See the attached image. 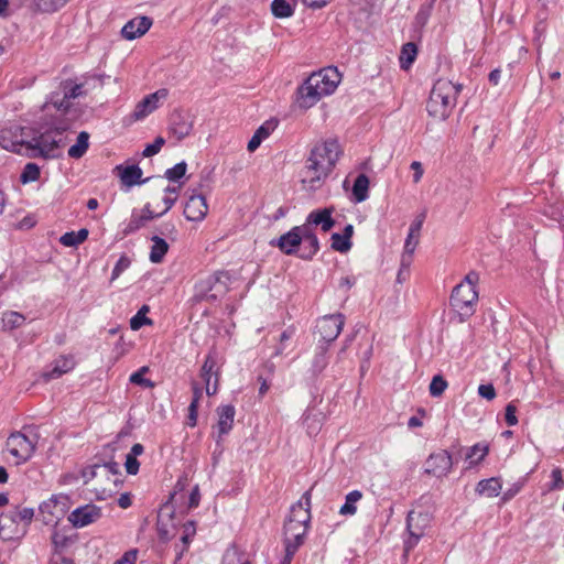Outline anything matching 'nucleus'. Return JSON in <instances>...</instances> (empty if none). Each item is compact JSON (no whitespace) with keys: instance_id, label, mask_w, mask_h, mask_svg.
<instances>
[{"instance_id":"obj_1","label":"nucleus","mask_w":564,"mask_h":564,"mask_svg":"<svg viewBox=\"0 0 564 564\" xmlns=\"http://www.w3.org/2000/svg\"><path fill=\"white\" fill-rule=\"evenodd\" d=\"M343 151L336 139L317 141L311 149L301 171V182L305 188H319L336 166Z\"/></svg>"},{"instance_id":"obj_2","label":"nucleus","mask_w":564,"mask_h":564,"mask_svg":"<svg viewBox=\"0 0 564 564\" xmlns=\"http://www.w3.org/2000/svg\"><path fill=\"white\" fill-rule=\"evenodd\" d=\"M341 80L336 67H326L312 74L299 89V106L313 107L322 97L333 94Z\"/></svg>"},{"instance_id":"obj_3","label":"nucleus","mask_w":564,"mask_h":564,"mask_svg":"<svg viewBox=\"0 0 564 564\" xmlns=\"http://www.w3.org/2000/svg\"><path fill=\"white\" fill-rule=\"evenodd\" d=\"M311 492L306 491L302 499L291 507L290 516L284 524V544L289 556H293L303 544L307 532Z\"/></svg>"},{"instance_id":"obj_4","label":"nucleus","mask_w":564,"mask_h":564,"mask_svg":"<svg viewBox=\"0 0 564 564\" xmlns=\"http://www.w3.org/2000/svg\"><path fill=\"white\" fill-rule=\"evenodd\" d=\"M462 86L447 79H438L433 85L426 104L429 115L435 120H445L456 106Z\"/></svg>"},{"instance_id":"obj_5","label":"nucleus","mask_w":564,"mask_h":564,"mask_svg":"<svg viewBox=\"0 0 564 564\" xmlns=\"http://www.w3.org/2000/svg\"><path fill=\"white\" fill-rule=\"evenodd\" d=\"M84 482L89 486L97 499L105 500L117 488L118 465L107 463L88 466L82 471Z\"/></svg>"},{"instance_id":"obj_6","label":"nucleus","mask_w":564,"mask_h":564,"mask_svg":"<svg viewBox=\"0 0 564 564\" xmlns=\"http://www.w3.org/2000/svg\"><path fill=\"white\" fill-rule=\"evenodd\" d=\"M477 275L469 273L457 284L451 295V305L460 316V321H465L475 313V306L478 301L475 281Z\"/></svg>"},{"instance_id":"obj_7","label":"nucleus","mask_w":564,"mask_h":564,"mask_svg":"<svg viewBox=\"0 0 564 564\" xmlns=\"http://www.w3.org/2000/svg\"><path fill=\"white\" fill-rule=\"evenodd\" d=\"M30 434L24 432L11 433L7 440L6 446L10 455L20 465L28 462L34 454L39 436L29 429Z\"/></svg>"},{"instance_id":"obj_8","label":"nucleus","mask_w":564,"mask_h":564,"mask_svg":"<svg viewBox=\"0 0 564 564\" xmlns=\"http://www.w3.org/2000/svg\"><path fill=\"white\" fill-rule=\"evenodd\" d=\"M28 129L21 127L3 129L0 132L1 148L20 155L31 156L32 142L28 138Z\"/></svg>"},{"instance_id":"obj_9","label":"nucleus","mask_w":564,"mask_h":564,"mask_svg":"<svg viewBox=\"0 0 564 564\" xmlns=\"http://www.w3.org/2000/svg\"><path fill=\"white\" fill-rule=\"evenodd\" d=\"M431 516L423 511H410L406 519V528L409 538L404 541V553H408L415 547L420 539L425 534L426 529L430 527Z\"/></svg>"},{"instance_id":"obj_10","label":"nucleus","mask_w":564,"mask_h":564,"mask_svg":"<svg viewBox=\"0 0 564 564\" xmlns=\"http://www.w3.org/2000/svg\"><path fill=\"white\" fill-rule=\"evenodd\" d=\"M225 273H215L199 279L195 284V297L197 300H217L227 292Z\"/></svg>"},{"instance_id":"obj_11","label":"nucleus","mask_w":564,"mask_h":564,"mask_svg":"<svg viewBox=\"0 0 564 564\" xmlns=\"http://www.w3.org/2000/svg\"><path fill=\"white\" fill-rule=\"evenodd\" d=\"M68 497L65 495L52 496L40 506L43 521L46 524L57 523L67 512Z\"/></svg>"},{"instance_id":"obj_12","label":"nucleus","mask_w":564,"mask_h":564,"mask_svg":"<svg viewBox=\"0 0 564 564\" xmlns=\"http://www.w3.org/2000/svg\"><path fill=\"white\" fill-rule=\"evenodd\" d=\"M219 365L215 350L209 351L200 369V378L205 383V390L208 395H214L218 390Z\"/></svg>"},{"instance_id":"obj_13","label":"nucleus","mask_w":564,"mask_h":564,"mask_svg":"<svg viewBox=\"0 0 564 564\" xmlns=\"http://www.w3.org/2000/svg\"><path fill=\"white\" fill-rule=\"evenodd\" d=\"M345 324L343 314L325 315L317 321L316 333L325 343L334 341L340 334Z\"/></svg>"},{"instance_id":"obj_14","label":"nucleus","mask_w":564,"mask_h":564,"mask_svg":"<svg viewBox=\"0 0 564 564\" xmlns=\"http://www.w3.org/2000/svg\"><path fill=\"white\" fill-rule=\"evenodd\" d=\"M32 142V155L41 153L44 156H55V151L63 145L62 132L58 128L55 129V135L50 133L41 134L29 139Z\"/></svg>"},{"instance_id":"obj_15","label":"nucleus","mask_w":564,"mask_h":564,"mask_svg":"<svg viewBox=\"0 0 564 564\" xmlns=\"http://www.w3.org/2000/svg\"><path fill=\"white\" fill-rule=\"evenodd\" d=\"M101 516L102 511L100 507L87 503L73 510L68 516V521L75 528H84L97 522Z\"/></svg>"},{"instance_id":"obj_16","label":"nucleus","mask_w":564,"mask_h":564,"mask_svg":"<svg viewBox=\"0 0 564 564\" xmlns=\"http://www.w3.org/2000/svg\"><path fill=\"white\" fill-rule=\"evenodd\" d=\"M452 456L446 451H440L431 454L425 462L424 471L435 477H444L452 469Z\"/></svg>"},{"instance_id":"obj_17","label":"nucleus","mask_w":564,"mask_h":564,"mask_svg":"<svg viewBox=\"0 0 564 564\" xmlns=\"http://www.w3.org/2000/svg\"><path fill=\"white\" fill-rule=\"evenodd\" d=\"M424 216L416 218L410 226L408 237L404 242V250L402 253V267L409 268L412 262V256L419 243L420 231L422 229Z\"/></svg>"},{"instance_id":"obj_18","label":"nucleus","mask_w":564,"mask_h":564,"mask_svg":"<svg viewBox=\"0 0 564 564\" xmlns=\"http://www.w3.org/2000/svg\"><path fill=\"white\" fill-rule=\"evenodd\" d=\"M217 412V424L215 426L216 429V442L220 443L223 437L227 435L234 426V420L236 415L235 406L231 404H225L220 405L216 410Z\"/></svg>"},{"instance_id":"obj_19","label":"nucleus","mask_w":564,"mask_h":564,"mask_svg":"<svg viewBox=\"0 0 564 564\" xmlns=\"http://www.w3.org/2000/svg\"><path fill=\"white\" fill-rule=\"evenodd\" d=\"M166 96V89H159L155 93L145 96L141 101L137 104L133 111V118L135 120H141L148 117L159 108L160 100L165 99Z\"/></svg>"},{"instance_id":"obj_20","label":"nucleus","mask_w":564,"mask_h":564,"mask_svg":"<svg viewBox=\"0 0 564 564\" xmlns=\"http://www.w3.org/2000/svg\"><path fill=\"white\" fill-rule=\"evenodd\" d=\"M193 124V118L188 112L174 111L171 116L170 130L177 140H183L192 132Z\"/></svg>"},{"instance_id":"obj_21","label":"nucleus","mask_w":564,"mask_h":564,"mask_svg":"<svg viewBox=\"0 0 564 564\" xmlns=\"http://www.w3.org/2000/svg\"><path fill=\"white\" fill-rule=\"evenodd\" d=\"M151 25V18L135 17L123 25L121 30L122 37L129 41L139 39L150 30Z\"/></svg>"},{"instance_id":"obj_22","label":"nucleus","mask_w":564,"mask_h":564,"mask_svg":"<svg viewBox=\"0 0 564 564\" xmlns=\"http://www.w3.org/2000/svg\"><path fill=\"white\" fill-rule=\"evenodd\" d=\"M208 213L206 198L202 195H193L184 207V215L191 221H202Z\"/></svg>"},{"instance_id":"obj_23","label":"nucleus","mask_w":564,"mask_h":564,"mask_svg":"<svg viewBox=\"0 0 564 564\" xmlns=\"http://www.w3.org/2000/svg\"><path fill=\"white\" fill-rule=\"evenodd\" d=\"M156 213L151 208L150 204H147L140 213L133 212L131 218L123 229V235L129 236L140 228L144 227L149 221L158 218Z\"/></svg>"},{"instance_id":"obj_24","label":"nucleus","mask_w":564,"mask_h":564,"mask_svg":"<svg viewBox=\"0 0 564 564\" xmlns=\"http://www.w3.org/2000/svg\"><path fill=\"white\" fill-rule=\"evenodd\" d=\"M24 533L25 528L20 527L18 518L12 510L0 516V535L3 539L11 540Z\"/></svg>"},{"instance_id":"obj_25","label":"nucleus","mask_w":564,"mask_h":564,"mask_svg":"<svg viewBox=\"0 0 564 564\" xmlns=\"http://www.w3.org/2000/svg\"><path fill=\"white\" fill-rule=\"evenodd\" d=\"M115 172L119 176L121 183L127 187H132L138 184H142V170L138 165H117Z\"/></svg>"},{"instance_id":"obj_26","label":"nucleus","mask_w":564,"mask_h":564,"mask_svg":"<svg viewBox=\"0 0 564 564\" xmlns=\"http://www.w3.org/2000/svg\"><path fill=\"white\" fill-rule=\"evenodd\" d=\"M332 214L333 208L316 209L308 214L306 220L311 225L321 226L322 230L327 232L335 225Z\"/></svg>"},{"instance_id":"obj_27","label":"nucleus","mask_w":564,"mask_h":564,"mask_svg":"<svg viewBox=\"0 0 564 564\" xmlns=\"http://www.w3.org/2000/svg\"><path fill=\"white\" fill-rule=\"evenodd\" d=\"M502 482L500 478L491 477L480 480L476 486V492L480 496L494 498L500 495Z\"/></svg>"},{"instance_id":"obj_28","label":"nucleus","mask_w":564,"mask_h":564,"mask_svg":"<svg viewBox=\"0 0 564 564\" xmlns=\"http://www.w3.org/2000/svg\"><path fill=\"white\" fill-rule=\"evenodd\" d=\"M64 98L63 100H54L52 98L51 104L58 110H67L69 108V100L78 98L84 95L82 85H74L72 87L64 86Z\"/></svg>"},{"instance_id":"obj_29","label":"nucleus","mask_w":564,"mask_h":564,"mask_svg":"<svg viewBox=\"0 0 564 564\" xmlns=\"http://www.w3.org/2000/svg\"><path fill=\"white\" fill-rule=\"evenodd\" d=\"M75 367V360L72 356H62L58 358L52 368V370L46 375L47 379H56L64 373L69 372Z\"/></svg>"},{"instance_id":"obj_30","label":"nucleus","mask_w":564,"mask_h":564,"mask_svg":"<svg viewBox=\"0 0 564 564\" xmlns=\"http://www.w3.org/2000/svg\"><path fill=\"white\" fill-rule=\"evenodd\" d=\"M301 245L300 236L294 227L286 234L282 235L278 240V247L286 254H292Z\"/></svg>"},{"instance_id":"obj_31","label":"nucleus","mask_w":564,"mask_h":564,"mask_svg":"<svg viewBox=\"0 0 564 564\" xmlns=\"http://www.w3.org/2000/svg\"><path fill=\"white\" fill-rule=\"evenodd\" d=\"M295 0H273L271 11L275 18L285 19L294 13Z\"/></svg>"},{"instance_id":"obj_32","label":"nucleus","mask_w":564,"mask_h":564,"mask_svg":"<svg viewBox=\"0 0 564 564\" xmlns=\"http://www.w3.org/2000/svg\"><path fill=\"white\" fill-rule=\"evenodd\" d=\"M152 247L149 259L152 263H160L169 250V243L161 237H152Z\"/></svg>"},{"instance_id":"obj_33","label":"nucleus","mask_w":564,"mask_h":564,"mask_svg":"<svg viewBox=\"0 0 564 564\" xmlns=\"http://www.w3.org/2000/svg\"><path fill=\"white\" fill-rule=\"evenodd\" d=\"M25 316L15 311H7L2 313L1 323L4 330H13L21 327L25 323Z\"/></svg>"},{"instance_id":"obj_34","label":"nucleus","mask_w":564,"mask_h":564,"mask_svg":"<svg viewBox=\"0 0 564 564\" xmlns=\"http://www.w3.org/2000/svg\"><path fill=\"white\" fill-rule=\"evenodd\" d=\"M362 492L360 490H352L346 495L345 503L339 509L341 516H354L357 512V503L361 500Z\"/></svg>"},{"instance_id":"obj_35","label":"nucleus","mask_w":564,"mask_h":564,"mask_svg":"<svg viewBox=\"0 0 564 564\" xmlns=\"http://www.w3.org/2000/svg\"><path fill=\"white\" fill-rule=\"evenodd\" d=\"M488 451L489 447L486 444L478 443L471 446L466 454L468 467L471 468L482 462L487 456Z\"/></svg>"},{"instance_id":"obj_36","label":"nucleus","mask_w":564,"mask_h":564,"mask_svg":"<svg viewBox=\"0 0 564 564\" xmlns=\"http://www.w3.org/2000/svg\"><path fill=\"white\" fill-rule=\"evenodd\" d=\"M88 234L86 228L78 231H68L61 236L59 242L65 247H77L87 239Z\"/></svg>"},{"instance_id":"obj_37","label":"nucleus","mask_w":564,"mask_h":564,"mask_svg":"<svg viewBox=\"0 0 564 564\" xmlns=\"http://www.w3.org/2000/svg\"><path fill=\"white\" fill-rule=\"evenodd\" d=\"M272 130L273 127L268 122L259 127L248 142V151L254 152L260 147L261 142L271 134Z\"/></svg>"},{"instance_id":"obj_38","label":"nucleus","mask_w":564,"mask_h":564,"mask_svg":"<svg viewBox=\"0 0 564 564\" xmlns=\"http://www.w3.org/2000/svg\"><path fill=\"white\" fill-rule=\"evenodd\" d=\"M89 147V134L86 131H82L76 140V143L68 149V156L72 159L82 158Z\"/></svg>"},{"instance_id":"obj_39","label":"nucleus","mask_w":564,"mask_h":564,"mask_svg":"<svg viewBox=\"0 0 564 564\" xmlns=\"http://www.w3.org/2000/svg\"><path fill=\"white\" fill-rule=\"evenodd\" d=\"M369 178L366 174H359L352 186V194L357 203H361L368 198Z\"/></svg>"},{"instance_id":"obj_40","label":"nucleus","mask_w":564,"mask_h":564,"mask_svg":"<svg viewBox=\"0 0 564 564\" xmlns=\"http://www.w3.org/2000/svg\"><path fill=\"white\" fill-rule=\"evenodd\" d=\"M416 53L417 50L414 43L409 42L402 46L400 55V65L403 69L409 68V66L414 62Z\"/></svg>"},{"instance_id":"obj_41","label":"nucleus","mask_w":564,"mask_h":564,"mask_svg":"<svg viewBox=\"0 0 564 564\" xmlns=\"http://www.w3.org/2000/svg\"><path fill=\"white\" fill-rule=\"evenodd\" d=\"M150 308L148 305L141 306L137 314L130 319V327L132 330H139L144 325H152V319L147 317Z\"/></svg>"},{"instance_id":"obj_42","label":"nucleus","mask_w":564,"mask_h":564,"mask_svg":"<svg viewBox=\"0 0 564 564\" xmlns=\"http://www.w3.org/2000/svg\"><path fill=\"white\" fill-rule=\"evenodd\" d=\"M164 192H165V195L162 198L164 206L160 212H155L159 217H161L162 215H164L172 208V206L176 202L177 195H178L177 187L167 186L164 189Z\"/></svg>"},{"instance_id":"obj_43","label":"nucleus","mask_w":564,"mask_h":564,"mask_svg":"<svg viewBox=\"0 0 564 564\" xmlns=\"http://www.w3.org/2000/svg\"><path fill=\"white\" fill-rule=\"evenodd\" d=\"M149 372V367L143 366L138 371L131 373L129 380L133 384H138L144 388H153L154 382L150 379L144 378V375Z\"/></svg>"},{"instance_id":"obj_44","label":"nucleus","mask_w":564,"mask_h":564,"mask_svg":"<svg viewBox=\"0 0 564 564\" xmlns=\"http://www.w3.org/2000/svg\"><path fill=\"white\" fill-rule=\"evenodd\" d=\"M69 0H36L35 6L42 12H54L64 7Z\"/></svg>"},{"instance_id":"obj_45","label":"nucleus","mask_w":564,"mask_h":564,"mask_svg":"<svg viewBox=\"0 0 564 564\" xmlns=\"http://www.w3.org/2000/svg\"><path fill=\"white\" fill-rule=\"evenodd\" d=\"M332 248L339 252H347L351 248V240H348L344 235L334 232L330 237Z\"/></svg>"},{"instance_id":"obj_46","label":"nucleus","mask_w":564,"mask_h":564,"mask_svg":"<svg viewBox=\"0 0 564 564\" xmlns=\"http://www.w3.org/2000/svg\"><path fill=\"white\" fill-rule=\"evenodd\" d=\"M39 177H40L39 166L35 163H28L24 166V169L20 175V181L23 184H26L30 182H35Z\"/></svg>"},{"instance_id":"obj_47","label":"nucleus","mask_w":564,"mask_h":564,"mask_svg":"<svg viewBox=\"0 0 564 564\" xmlns=\"http://www.w3.org/2000/svg\"><path fill=\"white\" fill-rule=\"evenodd\" d=\"M446 388V380L442 376L437 375L433 377L430 383V393L432 397H440L442 395Z\"/></svg>"},{"instance_id":"obj_48","label":"nucleus","mask_w":564,"mask_h":564,"mask_svg":"<svg viewBox=\"0 0 564 564\" xmlns=\"http://www.w3.org/2000/svg\"><path fill=\"white\" fill-rule=\"evenodd\" d=\"M221 564H250V562L243 558L237 549H229L224 554Z\"/></svg>"},{"instance_id":"obj_49","label":"nucleus","mask_w":564,"mask_h":564,"mask_svg":"<svg viewBox=\"0 0 564 564\" xmlns=\"http://www.w3.org/2000/svg\"><path fill=\"white\" fill-rule=\"evenodd\" d=\"M186 167L185 162L177 163L173 167L166 170L165 176L167 180L175 182L185 175Z\"/></svg>"},{"instance_id":"obj_50","label":"nucleus","mask_w":564,"mask_h":564,"mask_svg":"<svg viewBox=\"0 0 564 564\" xmlns=\"http://www.w3.org/2000/svg\"><path fill=\"white\" fill-rule=\"evenodd\" d=\"M18 521H22L24 524L22 528H28L34 517V510L32 508H22L12 510Z\"/></svg>"},{"instance_id":"obj_51","label":"nucleus","mask_w":564,"mask_h":564,"mask_svg":"<svg viewBox=\"0 0 564 564\" xmlns=\"http://www.w3.org/2000/svg\"><path fill=\"white\" fill-rule=\"evenodd\" d=\"M131 264V260L126 256L122 254L119 260L117 261L112 273H111V281H115L120 276V274L126 271Z\"/></svg>"},{"instance_id":"obj_52","label":"nucleus","mask_w":564,"mask_h":564,"mask_svg":"<svg viewBox=\"0 0 564 564\" xmlns=\"http://www.w3.org/2000/svg\"><path fill=\"white\" fill-rule=\"evenodd\" d=\"M525 484V478L523 479H520L516 482H513L502 495V501L503 502H507L509 501L510 499H512L516 495H518L521 489L523 488Z\"/></svg>"},{"instance_id":"obj_53","label":"nucleus","mask_w":564,"mask_h":564,"mask_svg":"<svg viewBox=\"0 0 564 564\" xmlns=\"http://www.w3.org/2000/svg\"><path fill=\"white\" fill-rule=\"evenodd\" d=\"M552 481L549 485V490H562L564 488V479L562 477V470L560 468H554L551 473Z\"/></svg>"},{"instance_id":"obj_54","label":"nucleus","mask_w":564,"mask_h":564,"mask_svg":"<svg viewBox=\"0 0 564 564\" xmlns=\"http://www.w3.org/2000/svg\"><path fill=\"white\" fill-rule=\"evenodd\" d=\"M164 143H165V140L162 137H158L153 143L148 144L145 147V149L143 150V153H142L143 156L150 158V156L158 154L161 151Z\"/></svg>"},{"instance_id":"obj_55","label":"nucleus","mask_w":564,"mask_h":564,"mask_svg":"<svg viewBox=\"0 0 564 564\" xmlns=\"http://www.w3.org/2000/svg\"><path fill=\"white\" fill-rule=\"evenodd\" d=\"M296 234L300 236V242L312 240V238L316 237L311 228V224L307 221L302 226L294 227Z\"/></svg>"},{"instance_id":"obj_56","label":"nucleus","mask_w":564,"mask_h":564,"mask_svg":"<svg viewBox=\"0 0 564 564\" xmlns=\"http://www.w3.org/2000/svg\"><path fill=\"white\" fill-rule=\"evenodd\" d=\"M296 234L300 236V242L312 240V238L316 237L311 228V224L307 221L302 226L294 227Z\"/></svg>"},{"instance_id":"obj_57","label":"nucleus","mask_w":564,"mask_h":564,"mask_svg":"<svg viewBox=\"0 0 564 564\" xmlns=\"http://www.w3.org/2000/svg\"><path fill=\"white\" fill-rule=\"evenodd\" d=\"M305 245V250L301 257L303 259H311L319 249V243L317 237L312 238V240L302 241Z\"/></svg>"},{"instance_id":"obj_58","label":"nucleus","mask_w":564,"mask_h":564,"mask_svg":"<svg viewBox=\"0 0 564 564\" xmlns=\"http://www.w3.org/2000/svg\"><path fill=\"white\" fill-rule=\"evenodd\" d=\"M517 408L513 402H510L506 406V422L509 426H513L518 424V417L516 415Z\"/></svg>"},{"instance_id":"obj_59","label":"nucleus","mask_w":564,"mask_h":564,"mask_svg":"<svg viewBox=\"0 0 564 564\" xmlns=\"http://www.w3.org/2000/svg\"><path fill=\"white\" fill-rule=\"evenodd\" d=\"M478 394L486 400H494L496 398V390L492 384H480L478 387Z\"/></svg>"},{"instance_id":"obj_60","label":"nucleus","mask_w":564,"mask_h":564,"mask_svg":"<svg viewBox=\"0 0 564 564\" xmlns=\"http://www.w3.org/2000/svg\"><path fill=\"white\" fill-rule=\"evenodd\" d=\"M124 466H126V470L129 475H137L139 471L140 464H139L137 457H132L127 454Z\"/></svg>"},{"instance_id":"obj_61","label":"nucleus","mask_w":564,"mask_h":564,"mask_svg":"<svg viewBox=\"0 0 564 564\" xmlns=\"http://www.w3.org/2000/svg\"><path fill=\"white\" fill-rule=\"evenodd\" d=\"M137 555H138V551L137 550H130V551L126 552L113 564H135Z\"/></svg>"},{"instance_id":"obj_62","label":"nucleus","mask_w":564,"mask_h":564,"mask_svg":"<svg viewBox=\"0 0 564 564\" xmlns=\"http://www.w3.org/2000/svg\"><path fill=\"white\" fill-rule=\"evenodd\" d=\"M411 170L414 172L413 173V182L415 184H417L421 180H422V176H423V166L421 164V162L419 161H413L410 165Z\"/></svg>"},{"instance_id":"obj_63","label":"nucleus","mask_w":564,"mask_h":564,"mask_svg":"<svg viewBox=\"0 0 564 564\" xmlns=\"http://www.w3.org/2000/svg\"><path fill=\"white\" fill-rule=\"evenodd\" d=\"M199 500H200V492H199L198 486L196 485L192 489V492L189 495L188 507L189 508H196L199 505Z\"/></svg>"},{"instance_id":"obj_64","label":"nucleus","mask_w":564,"mask_h":564,"mask_svg":"<svg viewBox=\"0 0 564 564\" xmlns=\"http://www.w3.org/2000/svg\"><path fill=\"white\" fill-rule=\"evenodd\" d=\"M197 409L198 405H196V402H191L188 406V425L192 427L195 426L197 422Z\"/></svg>"}]
</instances>
